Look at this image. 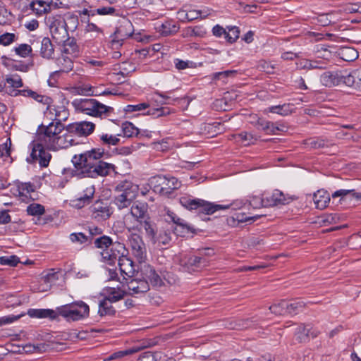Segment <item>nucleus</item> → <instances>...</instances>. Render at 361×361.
<instances>
[{"label":"nucleus","instance_id":"obj_47","mask_svg":"<svg viewBox=\"0 0 361 361\" xmlns=\"http://www.w3.org/2000/svg\"><path fill=\"white\" fill-rule=\"evenodd\" d=\"M26 212L31 216H40L45 213L44 207L40 204L32 203L27 207Z\"/></svg>","mask_w":361,"mask_h":361},{"label":"nucleus","instance_id":"obj_16","mask_svg":"<svg viewBox=\"0 0 361 361\" xmlns=\"http://www.w3.org/2000/svg\"><path fill=\"white\" fill-rule=\"evenodd\" d=\"M115 191L126 197L130 196V200H133L137 196L138 186L129 180H123L116 186Z\"/></svg>","mask_w":361,"mask_h":361},{"label":"nucleus","instance_id":"obj_41","mask_svg":"<svg viewBox=\"0 0 361 361\" xmlns=\"http://www.w3.org/2000/svg\"><path fill=\"white\" fill-rule=\"evenodd\" d=\"M343 83L346 86L352 87L356 89L355 78H354V71L351 73L340 72V84Z\"/></svg>","mask_w":361,"mask_h":361},{"label":"nucleus","instance_id":"obj_31","mask_svg":"<svg viewBox=\"0 0 361 361\" xmlns=\"http://www.w3.org/2000/svg\"><path fill=\"white\" fill-rule=\"evenodd\" d=\"M54 53V45L49 37H44L41 41L40 56L50 59Z\"/></svg>","mask_w":361,"mask_h":361},{"label":"nucleus","instance_id":"obj_3","mask_svg":"<svg viewBox=\"0 0 361 361\" xmlns=\"http://www.w3.org/2000/svg\"><path fill=\"white\" fill-rule=\"evenodd\" d=\"M73 104L77 110L94 117L106 116L114 110L112 107L106 106L94 99H75Z\"/></svg>","mask_w":361,"mask_h":361},{"label":"nucleus","instance_id":"obj_30","mask_svg":"<svg viewBox=\"0 0 361 361\" xmlns=\"http://www.w3.org/2000/svg\"><path fill=\"white\" fill-rule=\"evenodd\" d=\"M173 224H176V227L173 228V226H171V229L173 230V233L176 235L185 236L187 233L193 232V230L190 226L186 224L185 221L180 217L176 219V221Z\"/></svg>","mask_w":361,"mask_h":361},{"label":"nucleus","instance_id":"obj_11","mask_svg":"<svg viewBox=\"0 0 361 361\" xmlns=\"http://www.w3.org/2000/svg\"><path fill=\"white\" fill-rule=\"evenodd\" d=\"M297 197L294 195L284 194L279 190H274L271 194L265 195V207L288 204Z\"/></svg>","mask_w":361,"mask_h":361},{"label":"nucleus","instance_id":"obj_17","mask_svg":"<svg viewBox=\"0 0 361 361\" xmlns=\"http://www.w3.org/2000/svg\"><path fill=\"white\" fill-rule=\"evenodd\" d=\"M127 286L132 295L143 294L149 290V283L145 279H131L127 283Z\"/></svg>","mask_w":361,"mask_h":361},{"label":"nucleus","instance_id":"obj_21","mask_svg":"<svg viewBox=\"0 0 361 361\" xmlns=\"http://www.w3.org/2000/svg\"><path fill=\"white\" fill-rule=\"evenodd\" d=\"M73 134V133L68 131V133L63 135H59L51 148L54 149L59 148H68V147L77 145L78 142L75 141Z\"/></svg>","mask_w":361,"mask_h":361},{"label":"nucleus","instance_id":"obj_40","mask_svg":"<svg viewBox=\"0 0 361 361\" xmlns=\"http://www.w3.org/2000/svg\"><path fill=\"white\" fill-rule=\"evenodd\" d=\"M111 303L104 298L99 302L98 313L101 317L114 315L116 313V310Z\"/></svg>","mask_w":361,"mask_h":361},{"label":"nucleus","instance_id":"obj_26","mask_svg":"<svg viewBox=\"0 0 361 361\" xmlns=\"http://www.w3.org/2000/svg\"><path fill=\"white\" fill-rule=\"evenodd\" d=\"M84 192L82 196L73 201L74 207L78 209H81L90 203L94 193V187L87 188Z\"/></svg>","mask_w":361,"mask_h":361},{"label":"nucleus","instance_id":"obj_6","mask_svg":"<svg viewBox=\"0 0 361 361\" xmlns=\"http://www.w3.org/2000/svg\"><path fill=\"white\" fill-rule=\"evenodd\" d=\"M46 23L49 27L52 38L56 43L61 44L65 42L68 36L66 29V23L64 18L60 15L49 16L46 19Z\"/></svg>","mask_w":361,"mask_h":361},{"label":"nucleus","instance_id":"obj_13","mask_svg":"<svg viewBox=\"0 0 361 361\" xmlns=\"http://www.w3.org/2000/svg\"><path fill=\"white\" fill-rule=\"evenodd\" d=\"M92 217L97 221L109 219L112 214L111 208L106 202L102 200L96 201L90 207Z\"/></svg>","mask_w":361,"mask_h":361},{"label":"nucleus","instance_id":"obj_49","mask_svg":"<svg viewBox=\"0 0 361 361\" xmlns=\"http://www.w3.org/2000/svg\"><path fill=\"white\" fill-rule=\"evenodd\" d=\"M114 202L119 209H122L130 206L133 200H130V196L126 197L118 194L116 196H115Z\"/></svg>","mask_w":361,"mask_h":361},{"label":"nucleus","instance_id":"obj_14","mask_svg":"<svg viewBox=\"0 0 361 361\" xmlns=\"http://www.w3.org/2000/svg\"><path fill=\"white\" fill-rule=\"evenodd\" d=\"M9 95L11 97H18L22 95L26 97L32 98L39 103L47 105V109L49 108V106L51 102V99L49 97L39 94L37 92H35L28 88L22 90H9Z\"/></svg>","mask_w":361,"mask_h":361},{"label":"nucleus","instance_id":"obj_51","mask_svg":"<svg viewBox=\"0 0 361 361\" xmlns=\"http://www.w3.org/2000/svg\"><path fill=\"white\" fill-rule=\"evenodd\" d=\"M17 190L19 195H26V194H30V192L35 191V185L30 182L18 183Z\"/></svg>","mask_w":361,"mask_h":361},{"label":"nucleus","instance_id":"obj_33","mask_svg":"<svg viewBox=\"0 0 361 361\" xmlns=\"http://www.w3.org/2000/svg\"><path fill=\"white\" fill-rule=\"evenodd\" d=\"M268 111L273 114H277L283 116L291 114L293 112V104H283L281 105L271 106Z\"/></svg>","mask_w":361,"mask_h":361},{"label":"nucleus","instance_id":"obj_20","mask_svg":"<svg viewBox=\"0 0 361 361\" xmlns=\"http://www.w3.org/2000/svg\"><path fill=\"white\" fill-rule=\"evenodd\" d=\"M331 196L325 190H319L313 195V201L317 209H324L329 204Z\"/></svg>","mask_w":361,"mask_h":361},{"label":"nucleus","instance_id":"obj_58","mask_svg":"<svg viewBox=\"0 0 361 361\" xmlns=\"http://www.w3.org/2000/svg\"><path fill=\"white\" fill-rule=\"evenodd\" d=\"M70 240L74 243L83 244L90 243V238L82 233H73L70 235Z\"/></svg>","mask_w":361,"mask_h":361},{"label":"nucleus","instance_id":"obj_8","mask_svg":"<svg viewBox=\"0 0 361 361\" xmlns=\"http://www.w3.org/2000/svg\"><path fill=\"white\" fill-rule=\"evenodd\" d=\"M182 271L195 272L209 266V260L197 255H183L179 259Z\"/></svg>","mask_w":361,"mask_h":361},{"label":"nucleus","instance_id":"obj_25","mask_svg":"<svg viewBox=\"0 0 361 361\" xmlns=\"http://www.w3.org/2000/svg\"><path fill=\"white\" fill-rule=\"evenodd\" d=\"M320 81L326 87H332L340 84V72H325L320 78Z\"/></svg>","mask_w":361,"mask_h":361},{"label":"nucleus","instance_id":"obj_29","mask_svg":"<svg viewBox=\"0 0 361 361\" xmlns=\"http://www.w3.org/2000/svg\"><path fill=\"white\" fill-rule=\"evenodd\" d=\"M63 45L62 52L66 54L78 56L80 49L74 38H70L68 36L65 42L61 43Z\"/></svg>","mask_w":361,"mask_h":361},{"label":"nucleus","instance_id":"obj_57","mask_svg":"<svg viewBox=\"0 0 361 361\" xmlns=\"http://www.w3.org/2000/svg\"><path fill=\"white\" fill-rule=\"evenodd\" d=\"M20 262L19 257L16 255L0 257V264L9 267H16Z\"/></svg>","mask_w":361,"mask_h":361},{"label":"nucleus","instance_id":"obj_61","mask_svg":"<svg viewBox=\"0 0 361 361\" xmlns=\"http://www.w3.org/2000/svg\"><path fill=\"white\" fill-rule=\"evenodd\" d=\"M132 25L130 23H127L126 25H121L118 27L116 28V31L114 32L115 38L118 39V41L122 40V37H128L131 35V32H125L124 30L127 29V27H131Z\"/></svg>","mask_w":361,"mask_h":361},{"label":"nucleus","instance_id":"obj_43","mask_svg":"<svg viewBox=\"0 0 361 361\" xmlns=\"http://www.w3.org/2000/svg\"><path fill=\"white\" fill-rule=\"evenodd\" d=\"M305 305L306 303L301 300H294L290 303L286 302L287 313L297 314L298 312L301 311Z\"/></svg>","mask_w":361,"mask_h":361},{"label":"nucleus","instance_id":"obj_42","mask_svg":"<svg viewBox=\"0 0 361 361\" xmlns=\"http://www.w3.org/2000/svg\"><path fill=\"white\" fill-rule=\"evenodd\" d=\"M112 239L107 235H102L94 239V245L97 248L102 249L103 251L108 249L112 243Z\"/></svg>","mask_w":361,"mask_h":361},{"label":"nucleus","instance_id":"obj_9","mask_svg":"<svg viewBox=\"0 0 361 361\" xmlns=\"http://www.w3.org/2000/svg\"><path fill=\"white\" fill-rule=\"evenodd\" d=\"M30 146L32 151L30 157H27V163L32 164L38 161L41 167H47L51 159V155L44 145L37 141H33Z\"/></svg>","mask_w":361,"mask_h":361},{"label":"nucleus","instance_id":"obj_63","mask_svg":"<svg viewBox=\"0 0 361 361\" xmlns=\"http://www.w3.org/2000/svg\"><path fill=\"white\" fill-rule=\"evenodd\" d=\"M116 9L114 7H102L96 10L90 11L89 16H94L96 14L98 15H112L115 13Z\"/></svg>","mask_w":361,"mask_h":361},{"label":"nucleus","instance_id":"obj_36","mask_svg":"<svg viewBox=\"0 0 361 361\" xmlns=\"http://www.w3.org/2000/svg\"><path fill=\"white\" fill-rule=\"evenodd\" d=\"M233 137H234L236 142L243 145L245 146L254 144L257 140V137L247 132H243L238 135H233Z\"/></svg>","mask_w":361,"mask_h":361},{"label":"nucleus","instance_id":"obj_37","mask_svg":"<svg viewBox=\"0 0 361 361\" xmlns=\"http://www.w3.org/2000/svg\"><path fill=\"white\" fill-rule=\"evenodd\" d=\"M179 30V26L171 21H166L162 23L159 27V32L163 36H169L176 33Z\"/></svg>","mask_w":361,"mask_h":361},{"label":"nucleus","instance_id":"obj_64","mask_svg":"<svg viewBox=\"0 0 361 361\" xmlns=\"http://www.w3.org/2000/svg\"><path fill=\"white\" fill-rule=\"evenodd\" d=\"M237 73V71L227 70L222 72H216L212 74V80L226 79L229 77H233Z\"/></svg>","mask_w":361,"mask_h":361},{"label":"nucleus","instance_id":"obj_12","mask_svg":"<svg viewBox=\"0 0 361 361\" xmlns=\"http://www.w3.org/2000/svg\"><path fill=\"white\" fill-rule=\"evenodd\" d=\"M142 272L145 278L150 282L151 285L154 287H161L166 286V283L172 284L175 282L174 280L171 281L169 278H166V276L163 277L160 276L155 269L149 264L145 266Z\"/></svg>","mask_w":361,"mask_h":361},{"label":"nucleus","instance_id":"obj_52","mask_svg":"<svg viewBox=\"0 0 361 361\" xmlns=\"http://www.w3.org/2000/svg\"><path fill=\"white\" fill-rule=\"evenodd\" d=\"M270 311L276 315H282L287 313L286 301L282 300L269 307Z\"/></svg>","mask_w":361,"mask_h":361},{"label":"nucleus","instance_id":"obj_15","mask_svg":"<svg viewBox=\"0 0 361 361\" xmlns=\"http://www.w3.org/2000/svg\"><path fill=\"white\" fill-rule=\"evenodd\" d=\"M94 128L95 125L93 123L82 121L68 125L66 127V130L79 136H87L94 131Z\"/></svg>","mask_w":361,"mask_h":361},{"label":"nucleus","instance_id":"obj_60","mask_svg":"<svg viewBox=\"0 0 361 361\" xmlns=\"http://www.w3.org/2000/svg\"><path fill=\"white\" fill-rule=\"evenodd\" d=\"M262 215H255L252 216H247L244 213H236L235 217H232L233 221H237L238 223L255 221Z\"/></svg>","mask_w":361,"mask_h":361},{"label":"nucleus","instance_id":"obj_54","mask_svg":"<svg viewBox=\"0 0 361 361\" xmlns=\"http://www.w3.org/2000/svg\"><path fill=\"white\" fill-rule=\"evenodd\" d=\"M305 144L313 149L323 148L326 146V141L320 137L307 139Z\"/></svg>","mask_w":361,"mask_h":361},{"label":"nucleus","instance_id":"obj_5","mask_svg":"<svg viewBox=\"0 0 361 361\" xmlns=\"http://www.w3.org/2000/svg\"><path fill=\"white\" fill-rule=\"evenodd\" d=\"M180 204L188 210H198L200 213L212 215L220 209L227 208L228 206L215 204L202 199L192 198L190 196H183L179 199Z\"/></svg>","mask_w":361,"mask_h":361},{"label":"nucleus","instance_id":"obj_59","mask_svg":"<svg viewBox=\"0 0 361 361\" xmlns=\"http://www.w3.org/2000/svg\"><path fill=\"white\" fill-rule=\"evenodd\" d=\"M315 53L318 58H321L325 60H329L332 56V52L325 46H317Z\"/></svg>","mask_w":361,"mask_h":361},{"label":"nucleus","instance_id":"obj_34","mask_svg":"<svg viewBox=\"0 0 361 361\" xmlns=\"http://www.w3.org/2000/svg\"><path fill=\"white\" fill-rule=\"evenodd\" d=\"M207 32L204 27L202 25H197L195 27H188L185 28L183 31V37H204L206 35Z\"/></svg>","mask_w":361,"mask_h":361},{"label":"nucleus","instance_id":"obj_44","mask_svg":"<svg viewBox=\"0 0 361 361\" xmlns=\"http://www.w3.org/2000/svg\"><path fill=\"white\" fill-rule=\"evenodd\" d=\"M131 250L133 255L136 257L140 263L145 261L146 258V248L143 241L140 245L138 244L136 247Z\"/></svg>","mask_w":361,"mask_h":361},{"label":"nucleus","instance_id":"obj_45","mask_svg":"<svg viewBox=\"0 0 361 361\" xmlns=\"http://www.w3.org/2000/svg\"><path fill=\"white\" fill-rule=\"evenodd\" d=\"M309 332L304 324H300L295 329V335L300 343L306 342L309 338Z\"/></svg>","mask_w":361,"mask_h":361},{"label":"nucleus","instance_id":"obj_1","mask_svg":"<svg viewBox=\"0 0 361 361\" xmlns=\"http://www.w3.org/2000/svg\"><path fill=\"white\" fill-rule=\"evenodd\" d=\"M104 149L94 148L73 157L71 161L74 169H64V173H70L71 177L97 178L105 177L115 172L116 166L113 164L101 160Z\"/></svg>","mask_w":361,"mask_h":361},{"label":"nucleus","instance_id":"obj_39","mask_svg":"<svg viewBox=\"0 0 361 361\" xmlns=\"http://www.w3.org/2000/svg\"><path fill=\"white\" fill-rule=\"evenodd\" d=\"M99 142L102 145L106 146L107 147H110L111 146H116L117 145L119 142L120 139L118 138L116 135L108 134V133H103L102 135H99Z\"/></svg>","mask_w":361,"mask_h":361},{"label":"nucleus","instance_id":"obj_22","mask_svg":"<svg viewBox=\"0 0 361 361\" xmlns=\"http://www.w3.org/2000/svg\"><path fill=\"white\" fill-rule=\"evenodd\" d=\"M56 66L59 68L58 71L54 72L51 77H54L56 75H59V73H68L73 70V62L72 59L67 56L62 55L56 59Z\"/></svg>","mask_w":361,"mask_h":361},{"label":"nucleus","instance_id":"obj_27","mask_svg":"<svg viewBox=\"0 0 361 361\" xmlns=\"http://www.w3.org/2000/svg\"><path fill=\"white\" fill-rule=\"evenodd\" d=\"M6 85V94L9 95V90H18L17 88L23 86V82L20 75L18 74H10L6 75L5 78Z\"/></svg>","mask_w":361,"mask_h":361},{"label":"nucleus","instance_id":"obj_32","mask_svg":"<svg viewBox=\"0 0 361 361\" xmlns=\"http://www.w3.org/2000/svg\"><path fill=\"white\" fill-rule=\"evenodd\" d=\"M140 347H132L123 350H119L111 353L104 358V361H111V360H121L125 356L133 355L135 353H137L140 350Z\"/></svg>","mask_w":361,"mask_h":361},{"label":"nucleus","instance_id":"obj_10","mask_svg":"<svg viewBox=\"0 0 361 361\" xmlns=\"http://www.w3.org/2000/svg\"><path fill=\"white\" fill-rule=\"evenodd\" d=\"M332 202L343 207H348L352 201L355 202L361 201V192L354 189H341L335 191L332 195Z\"/></svg>","mask_w":361,"mask_h":361},{"label":"nucleus","instance_id":"obj_56","mask_svg":"<svg viewBox=\"0 0 361 361\" xmlns=\"http://www.w3.org/2000/svg\"><path fill=\"white\" fill-rule=\"evenodd\" d=\"M18 37L14 33L5 32L0 35V44L8 46L18 39Z\"/></svg>","mask_w":361,"mask_h":361},{"label":"nucleus","instance_id":"obj_48","mask_svg":"<svg viewBox=\"0 0 361 361\" xmlns=\"http://www.w3.org/2000/svg\"><path fill=\"white\" fill-rule=\"evenodd\" d=\"M171 240V238L170 235V233L167 231H160L159 235L157 233L156 234V238L152 239L151 241L153 243H158L159 245H168Z\"/></svg>","mask_w":361,"mask_h":361},{"label":"nucleus","instance_id":"obj_28","mask_svg":"<svg viewBox=\"0 0 361 361\" xmlns=\"http://www.w3.org/2000/svg\"><path fill=\"white\" fill-rule=\"evenodd\" d=\"M27 314L32 318H50L54 319L56 318V310L51 309H29Z\"/></svg>","mask_w":361,"mask_h":361},{"label":"nucleus","instance_id":"obj_35","mask_svg":"<svg viewBox=\"0 0 361 361\" xmlns=\"http://www.w3.org/2000/svg\"><path fill=\"white\" fill-rule=\"evenodd\" d=\"M150 185L154 190H159L160 192H164L166 190V184L169 183L168 178L164 176H157L152 177L150 180Z\"/></svg>","mask_w":361,"mask_h":361},{"label":"nucleus","instance_id":"obj_24","mask_svg":"<svg viewBox=\"0 0 361 361\" xmlns=\"http://www.w3.org/2000/svg\"><path fill=\"white\" fill-rule=\"evenodd\" d=\"M138 223L145 229L147 236L151 240L156 238V234L157 233V226L149 216L140 220Z\"/></svg>","mask_w":361,"mask_h":361},{"label":"nucleus","instance_id":"obj_7","mask_svg":"<svg viewBox=\"0 0 361 361\" xmlns=\"http://www.w3.org/2000/svg\"><path fill=\"white\" fill-rule=\"evenodd\" d=\"M64 129L63 123L52 121L47 126L40 125L38 128V135L49 147H51Z\"/></svg>","mask_w":361,"mask_h":361},{"label":"nucleus","instance_id":"obj_18","mask_svg":"<svg viewBox=\"0 0 361 361\" xmlns=\"http://www.w3.org/2000/svg\"><path fill=\"white\" fill-rule=\"evenodd\" d=\"M126 293L121 288L117 287H105L102 290V295L104 299L109 300L110 302H116L124 298Z\"/></svg>","mask_w":361,"mask_h":361},{"label":"nucleus","instance_id":"obj_2","mask_svg":"<svg viewBox=\"0 0 361 361\" xmlns=\"http://www.w3.org/2000/svg\"><path fill=\"white\" fill-rule=\"evenodd\" d=\"M126 249L124 244L113 242L110 247L101 252L103 259L109 264H113L118 260L121 272L129 276L134 271L133 261L126 257Z\"/></svg>","mask_w":361,"mask_h":361},{"label":"nucleus","instance_id":"obj_46","mask_svg":"<svg viewBox=\"0 0 361 361\" xmlns=\"http://www.w3.org/2000/svg\"><path fill=\"white\" fill-rule=\"evenodd\" d=\"M201 13L202 11L198 10H191L189 11L188 12L183 11L178 13V14L182 17V21L187 20L188 22H191L194 20L198 19L199 18H200Z\"/></svg>","mask_w":361,"mask_h":361},{"label":"nucleus","instance_id":"obj_4","mask_svg":"<svg viewBox=\"0 0 361 361\" xmlns=\"http://www.w3.org/2000/svg\"><path fill=\"white\" fill-rule=\"evenodd\" d=\"M89 306L83 301H76L56 308V317L60 315L68 322H75L89 315Z\"/></svg>","mask_w":361,"mask_h":361},{"label":"nucleus","instance_id":"obj_23","mask_svg":"<svg viewBox=\"0 0 361 361\" xmlns=\"http://www.w3.org/2000/svg\"><path fill=\"white\" fill-rule=\"evenodd\" d=\"M29 6L30 9L38 16L50 12L51 7L54 6L52 1L47 2L44 1H32ZM54 7H56V4L54 5Z\"/></svg>","mask_w":361,"mask_h":361},{"label":"nucleus","instance_id":"obj_62","mask_svg":"<svg viewBox=\"0 0 361 361\" xmlns=\"http://www.w3.org/2000/svg\"><path fill=\"white\" fill-rule=\"evenodd\" d=\"M257 68L261 71L265 72L268 74H273L274 73V70L275 68V66L270 62L262 60L259 61Z\"/></svg>","mask_w":361,"mask_h":361},{"label":"nucleus","instance_id":"obj_38","mask_svg":"<svg viewBox=\"0 0 361 361\" xmlns=\"http://www.w3.org/2000/svg\"><path fill=\"white\" fill-rule=\"evenodd\" d=\"M339 54L341 59L345 61H353L358 57L357 51L349 47L341 48Z\"/></svg>","mask_w":361,"mask_h":361},{"label":"nucleus","instance_id":"obj_50","mask_svg":"<svg viewBox=\"0 0 361 361\" xmlns=\"http://www.w3.org/2000/svg\"><path fill=\"white\" fill-rule=\"evenodd\" d=\"M122 130L123 135L126 137H130L133 135H137L139 133V130L135 127L130 122H125L122 125Z\"/></svg>","mask_w":361,"mask_h":361},{"label":"nucleus","instance_id":"obj_53","mask_svg":"<svg viewBox=\"0 0 361 361\" xmlns=\"http://www.w3.org/2000/svg\"><path fill=\"white\" fill-rule=\"evenodd\" d=\"M228 31H226L225 39L229 43L235 42L239 37L240 30L237 27H228Z\"/></svg>","mask_w":361,"mask_h":361},{"label":"nucleus","instance_id":"obj_55","mask_svg":"<svg viewBox=\"0 0 361 361\" xmlns=\"http://www.w3.org/2000/svg\"><path fill=\"white\" fill-rule=\"evenodd\" d=\"M16 54L21 57L25 58L32 53V47L27 44H21L14 48Z\"/></svg>","mask_w":361,"mask_h":361},{"label":"nucleus","instance_id":"obj_19","mask_svg":"<svg viewBox=\"0 0 361 361\" xmlns=\"http://www.w3.org/2000/svg\"><path fill=\"white\" fill-rule=\"evenodd\" d=\"M148 204L146 202H135L130 208V214L138 222L149 216L147 214Z\"/></svg>","mask_w":361,"mask_h":361}]
</instances>
